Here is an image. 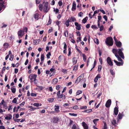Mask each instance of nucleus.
Segmentation results:
<instances>
[{
	"instance_id": "1",
	"label": "nucleus",
	"mask_w": 129,
	"mask_h": 129,
	"mask_svg": "<svg viewBox=\"0 0 129 129\" xmlns=\"http://www.w3.org/2000/svg\"><path fill=\"white\" fill-rule=\"evenodd\" d=\"M105 42L107 45L112 46L113 45V39L111 37H108L107 38Z\"/></svg>"
},
{
	"instance_id": "2",
	"label": "nucleus",
	"mask_w": 129,
	"mask_h": 129,
	"mask_svg": "<svg viewBox=\"0 0 129 129\" xmlns=\"http://www.w3.org/2000/svg\"><path fill=\"white\" fill-rule=\"evenodd\" d=\"M48 3L47 2L45 3L43 6V11L47 13L48 11Z\"/></svg>"
},
{
	"instance_id": "3",
	"label": "nucleus",
	"mask_w": 129,
	"mask_h": 129,
	"mask_svg": "<svg viewBox=\"0 0 129 129\" xmlns=\"http://www.w3.org/2000/svg\"><path fill=\"white\" fill-rule=\"evenodd\" d=\"M118 54L123 59L124 58V55L122 51L123 50V49L122 48H121V49H118Z\"/></svg>"
},
{
	"instance_id": "4",
	"label": "nucleus",
	"mask_w": 129,
	"mask_h": 129,
	"mask_svg": "<svg viewBox=\"0 0 129 129\" xmlns=\"http://www.w3.org/2000/svg\"><path fill=\"white\" fill-rule=\"evenodd\" d=\"M17 34L19 37V39H20V37H22L24 35V31L22 30H20L18 31Z\"/></svg>"
},
{
	"instance_id": "5",
	"label": "nucleus",
	"mask_w": 129,
	"mask_h": 129,
	"mask_svg": "<svg viewBox=\"0 0 129 129\" xmlns=\"http://www.w3.org/2000/svg\"><path fill=\"white\" fill-rule=\"evenodd\" d=\"M75 25L76 26V29L78 30H80L81 29V25L79 24V23L77 22H75Z\"/></svg>"
},
{
	"instance_id": "6",
	"label": "nucleus",
	"mask_w": 129,
	"mask_h": 129,
	"mask_svg": "<svg viewBox=\"0 0 129 129\" xmlns=\"http://www.w3.org/2000/svg\"><path fill=\"white\" fill-rule=\"evenodd\" d=\"M37 75L35 74H30L29 76V78H30V80L36 79Z\"/></svg>"
},
{
	"instance_id": "7",
	"label": "nucleus",
	"mask_w": 129,
	"mask_h": 129,
	"mask_svg": "<svg viewBox=\"0 0 129 129\" xmlns=\"http://www.w3.org/2000/svg\"><path fill=\"white\" fill-rule=\"evenodd\" d=\"M111 101L110 99H109L106 102L105 104V106L107 108L109 107L111 104Z\"/></svg>"
},
{
	"instance_id": "8",
	"label": "nucleus",
	"mask_w": 129,
	"mask_h": 129,
	"mask_svg": "<svg viewBox=\"0 0 129 129\" xmlns=\"http://www.w3.org/2000/svg\"><path fill=\"white\" fill-rule=\"evenodd\" d=\"M123 116H124V115L123 114V113H119L117 117V121H118L119 119H121L122 117Z\"/></svg>"
},
{
	"instance_id": "9",
	"label": "nucleus",
	"mask_w": 129,
	"mask_h": 129,
	"mask_svg": "<svg viewBox=\"0 0 129 129\" xmlns=\"http://www.w3.org/2000/svg\"><path fill=\"white\" fill-rule=\"evenodd\" d=\"M107 61L108 64H113V63L110 57H108L107 58Z\"/></svg>"
},
{
	"instance_id": "10",
	"label": "nucleus",
	"mask_w": 129,
	"mask_h": 129,
	"mask_svg": "<svg viewBox=\"0 0 129 129\" xmlns=\"http://www.w3.org/2000/svg\"><path fill=\"white\" fill-rule=\"evenodd\" d=\"M59 119L57 117H54L53 119V122L54 123H57Z\"/></svg>"
},
{
	"instance_id": "11",
	"label": "nucleus",
	"mask_w": 129,
	"mask_h": 129,
	"mask_svg": "<svg viewBox=\"0 0 129 129\" xmlns=\"http://www.w3.org/2000/svg\"><path fill=\"white\" fill-rule=\"evenodd\" d=\"M12 116L10 114H8L5 117V119L7 120H10L12 119Z\"/></svg>"
},
{
	"instance_id": "12",
	"label": "nucleus",
	"mask_w": 129,
	"mask_h": 129,
	"mask_svg": "<svg viewBox=\"0 0 129 129\" xmlns=\"http://www.w3.org/2000/svg\"><path fill=\"white\" fill-rule=\"evenodd\" d=\"M82 125L84 129H88V127L87 124L84 121L82 123Z\"/></svg>"
},
{
	"instance_id": "13",
	"label": "nucleus",
	"mask_w": 129,
	"mask_h": 129,
	"mask_svg": "<svg viewBox=\"0 0 129 129\" xmlns=\"http://www.w3.org/2000/svg\"><path fill=\"white\" fill-rule=\"evenodd\" d=\"M111 122L112 125H113L114 126H116L117 125L116 120L114 119H113Z\"/></svg>"
},
{
	"instance_id": "14",
	"label": "nucleus",
	"mask_w": 129,
	"mask_h": 129,
	"mask_svg": "<svg viewBox=\"0 0 129 129\" xmlns=\"http://www.w3.org/2000/svg\"><path fill=\"white\" fill-rule=\"evenodd\" d=\"M115 44L117 47L119 48H120L122 45V44L120 41H117L115 42Z\"/></svg>"
},
{
	"instance_id": "15",
	"label": "nucleus",
	"mask_w": 129,
	"mask_h": 129,
	"mask_svg": "<svg viewBox=\"0 0 129 129\" xmlns=\"http://www.w3.org/2000/svg\"><path fill=\"white\" fill-rule=\"evenodd\" d=\"M76 4L75 2L74 1L73 3L72 7V11H75L76 9Z\"/></svg>"
},
{
	"instance_id": "16",
	"label": "nucleus",
	"mask_w": 129,
	"mask_h": 129,
	"mask_svg": "<svg viewBox=\"0 0 129 129\" xmlns=\"http://www.w3.org/2000/svg\"><path fill=\"white\" fill-rule=\"evenodd\" d=\"M118 106L114 108V114L115 115H117L118 112Z\"/></svg>"
},
{
	"instance_id": "17",
	"label": "nucleus",
	"mask_w": 129,
	"mask_h": 129,
	"mask_svg": "<svg viewBox=\"0 0 129 129\" xmlns=\"http://www.w3.org/2000/svg\"><path fill=\"white\" fill-rule=\"evenodd\" d=\"M112 52L114 54L115 56H118V55L117 53L118 50L117 49L115 48L113 49H112Z\"/></svg>"
},
{
	"instance_id": "18",
	"label": "nucleus",
	"mask_w": 129,
	"mask_h": 129,
	"mask_svg": "<svg viewBox=\"0 0 129 129\" xmlns=\"http://www.w3.org/2000/svg\"><path fill=\"white\" fill-rule=\"evenodd\" d=\"M109 71L110 73L113 76H114L115 74V72L114 71L113 69H112V68H110V69Z\"/></svg>"
},
{
	"instance_id": "19",
	"label": "nucleus",
	"mask_w": 129,
	"mask_h": 129,
	"mask_svg": "<svg viewBox=\"0 0 129 129\" xmlns=\"http://www.w3.org/2000/svg\"><path fill=\"white\" fill-rule=\"evenodd\" d=\"M63 35H64L65 37H68V30H66L64 31V32L63 33Z\"/></svg>"
},
{
	"instance_id": "20",
	"label": "nucleus",
	"mask_w": 129,
	"mask_h": 129,
	"mask_svg": "<svg viewBox=\"0 0 129 129\" xmlns=\"http://www.w3.org/2000/svg\"><path fill=\"white\" fill-rule=\"evenodd\" d=\"M3 46L4 47L5 49V50H6L8 48L9 45L8 43H5L3 44Z\"/></svg>"
},
{
	"instance_id": "21",
	"label": "nucleus",
	"mask_w": 129,
	"mask_h": 129,
	"mask_svg": "<svg viewBox=\"0 0 129 129\" xmlns=\"http://www.w3.org/2000/svg\"><path fill=\"white\" fill-rule=\"evenodd\" d=\"M77 58L76 57H74L73 58V63L74 64H75L76 63L77 61Z\"/></svg>"
},
{
	"instance_id": "22",
	"label": "nucleus",
	"mask_w": 129,
	"mask_h": 129,
	"mask_svg": "<svg viewBox=\"0 0 129 129\" xmlns=\"http://www.w3.org/2000/svg\"><path fill=\"white\" fill-rule=\"evenodd\" d=\"M44 59V54H42L41 55V62H40V64H42L43 61Z\"/></svg>"
},
{
	"instance_id": "23",
	"label": "nucleus",
	"mask_w": 129,
	"mask_h": 129,
	"mask_svg": "<svg viewBox=\"0 0 129 129\" xmlns=\"http://www.w3.org/2000/svg\"><path fill=\"white\" fill-rule=\"evenodd\" d=\"M34 17L35 19H36L37 20H38L39 18V14L37 13H35L34 15Z\"/></svg>"
},
{
	"instance_id": "24",
	"label": "nucleus",
	"mask_w": 129,
	"mask_h": 129,
	"mask_svg": "<svg viewBox=\"0 0 129 129\" xmlns=\"http://www.w3.org/2000/svg\"><path fill=\"white\" fill-rule=\"evenodd\" d=\"M55 107H56V108L54 109V110L56 112H58L59 111V106H56L55 105Z\"/></svg>"
},
{
	"instance_id": "25",
	"label": "nucleus",
	"mask_w": 129,
	"mask_h": 129,
	"mask_svg": "<svg viewBox=\"0 0 129 129\" xmlns=\"http://www.w3.org/2000/svg\"><path fill=\"white\" fill-rule=\"evenodd\" d=\"M88 19V17L86 16L82 20V22L84 24L85 23L87 22Z\"/></svg>"
},
{
	"instance_id": "26",
	"label": "nucleus",
	"mask_w": 129,
	"mask_h": 129,
	"mask_svg": "<svg viewBox=\"0 0 129 129\" xmlns=\"http://www.w3.org/2000/svg\"><path fill=\"white\" fill-rule=\"evenodd\" d=\"M53 82L52 83L53 84H56L58 82V80L56 78L54 79L53 80Z\"/></svg>"
},
{
	"instance_id": "27",
	"label": "nucleus",
	"mask_w": 129,
	"mask_h": 129,
	"mask_svg": "<svg viewBox=\"0 0 129 129\" xmlns=\"http://www.w3.org/2000/svg\"><path fill=\"white\" fill-rule=\"evenodd\" d=\"M33 105L34 106L38 107L39 106H41L42 104L41 103H35L33 104Z\"/></svg>"
},
{
	"instance_id": "28",
	"label": "nucleus",
	"mask_w": 129,
	"mask_h": 129,
	"mask_svg": "<svg viewBox=\"0 0 129 129\" xmlns=\"http://www.w3.org/2000/svg\"><path fill=\"white\" fill-rule=\"evenodd\" d=\"M82 79V78H81L79 77H78L77 78V80L75 81V83H78Z\"/></svg>"
},
{
	"instance_id": "29",
	"label": "nucleus",
	"mask_w": 129,
	"mask_h": 129,
	"mask_svg": "<svg viewBox=\"0 0 129 129\" xmlns=\"http://www.w3.org/2000/svg\"><path fill=\"white\" fill-rule=\"evenodd\" d=\"M114 62L116 63V64H123V62H118L116 60H114Z\"/></svg>"
},
{
	"instance_id": "30",
	"label": "nucleus",
	"mask_w": 129,
	"mask_h": 129,
	"mask_svg": "<svg viewBox=\"0 0 129 129\" xmlns=\"http://www.w3.org/2000/svg\"><path fill=\"white\" fill-rule=\"evenodd\" d=\"M43 6L42 4H40L39 6V9L41 11H42L43 10Z\"/></svg>"
},
{
	"instance_id": "31",
	"label": "nucleus",
	"mask_w": 129,
	"mask_h": 129,
	"mask_svg": "<svg viewBox=\"0 0 129 129\" xmlns=\"http://www.w3.org/2000/svg\"><path fill=\"white\" fill-rule=\"evenodd\" d=\"M92 111V110L91 109H90L89 110H85L84 111H83V112L87 113H89V112H91Z\"/></svg>"
},
{
	"instance_id": "32",
	"label": "nucleus",
	"mask_w": 129,
	"mask_h": 129,
	"mask_svg": "<svg viewBox=\"0 0 129 129\" xmlns=\"http://www.w3.org/2000/svg\"><path fill=\"white\" fill-rule=\"evenodd\" d=\"M99 120V119H94L93 121V122L94 124L95 125H97V122H96L97 121H98Z\"/></svg>"
},
{
	"instance_id": "33",
	"label": "nucleus",
	"mask_w": 129,
	"mask_h": 129,
	"mask_svg": "<svg viewBox=\"0 0 129 129\" xmlns=\"http://www.w3.org/2000/svg\"><path fill=\"white\" fill-rule=\"evenodd\" d=\"M33 43L34 44H35V45H37L39 43V40H34L33 41Z\"/></svg>"
},
{
	"instance_id": "34",
	"label": "nucleus",
	"mask_w": 129,
	"mask_h": 129,
	"mask_svg": "<svg viewBox=\"0 0 129 129\" xmlns=\"http://www.w3.org/2000/svg\"><path fill=\"white\" fill-rule=\"evenodd\" d=\"M77 69L78 65H75L73 67V70L76 71L77 70Z\"/></svg>"
},
{
	"instance_id": "35",
	"label": "nucleus",
	"mask_w": 129,
	"mask_h": 129,
	"mask_svg": "<svg viewBox=\"0 0 129 129\" xmlns=\"http://www.w3.org/2000/svg\"><path fill=\"white\" fill-rule=\"evenodd\" d=\"M82 56L84 61V62H86V56L84 54H82Z\"/></svg>"
},
{
	"instance_id": "36",
	"label": "nucleus",
	"mask_w": 129,
	"mask_h": 129,
	"mask_svg": "<svg viewBox=\"0 0 129 129\" xmlns=\"http://www.w3.org/2000/svg\"><path fill=\"white\" fill-rule=\"evenodd\" d=\"M11 90L12 92V93H14L16 91V89L15 88H11Z\"/></svg>"
},
{
	"instance_id": "37",
	"label": "nucleus",
	"mask_w": 129,
	"mask_h": 129,
	"mask_svg": "<svg viewBox=\"0 0 129 129\" xmlns=\"http://www.w3.org/2000/svg\"><path fill=\"white\" fill-rule=\"evenodd\" d=\"M118 58V61H121V62H123V60L121 59V58L118 55V56H116Z\"/></svg>"
},
{
	"instance_id": "38",
	"label": "nucleus",
	"mask_w": 129,
	"mask_h": 129,
	"mask_svg": "<svg viewBox=\"0 0 129 129\" xmlns=\"http://www.w3.org/2000/svg\"><path fill=\"white\" fill-rule=\"evenodd\" d=\"M91 27L93 29H97L98 28V27H97L96 25H93L91 26Z\"/></svg>"
},
{
	"instance_id": "39",
	"label": "nucleus",
	"mask_w": 129,
	"mask_h": 129,
	"mask_svg": "<svg viewBox=\"0 0 129 129\" xmlns=\"http://www.w3.org/2000/svg\"><path fill=\"white\" fill-rule=\"evenodd\" d=\"M51 22V20L50 18V17H49L48 21V23H47V25H48L50 24Z\"/></svg>"
},
{
	"instance_id": "40",
	"label": "nucleus",
	"mask_w": 129,
	"mask_h": 129,
	"mask_svg": "<svg viewBox=\"0 0 129 129\" xmlns=\"http://www.w3.org/2000/svg\"><path fill=\"white\" fill-rule=\"evenodd\" d=\"M71 20H72V21L74 22L75 21H76V20L75 18L73 16H71Z\"/></svg>"
},
{
	"instance_id": "41",
	"label": "nucleus",
	"mask_w": 129,
	"mask_h": 129,
	"mask_svg": "<svg viewBox=\"0 0 129 129\" xmlns=\"http://www.w3.org/2000/svg\"><path fill=\"white\" fill-rule=\"evenodd\" d=\"M54 99L50 98L48 99V101L50 102H52L54 101Z\"/></svg>"
},
{
	"instance_id": "42",
	"label": "nucleus",
	"mask_w": 129,
	"mask_h": 129,
	"mask_svg": "<svg viewBox=\"0 0 129 129\" xmlns=\"http://www.w3.org/2000/svg\"><path fill=\"white\" fill-rule=\"evenodd\" d=\"M71 108H73L75 110H77L79 109V108L77 105H75L73 106V107Z\"/></svg>"
},
{
	"instance_id": "43",
	"label": "nucleus",
	"mask_w": 129,
	"mask_h": 129,
	"mask_svg": "<svg viewBox=\"0 0 129 129\" xmlns=\"http://www.w3.org/2000/svg\"><path fill=\"white\" fill-rule=\"evenodd\" d=\"M3 107L6 109L7 108V104L5 102L4 103L3 105Z\"/></svg>"
},
{
	"instance_id": "44",
	"label": "nucleus",
	"mask_w": 129,
	"mask_h": 129,
	"mask_svg": "<svg viewBox=\"0 0 129 129\" xmlns=\"http://www.w3.org/2000/svg\"><path fill=\"white\" fill-rule=\"evenodd\" d=\"M68 56H69L71 54V49L70 47H69L68 48Z\"/></svg>"
},
{
	"instance_id": "45",
	"label": "nucleus",
	"mask_w": 129,
	"mask_h": 129,
	"mask_svg": "<svg viewBox=\"0 0 129 129\" xmlns=\"http://www.w3.org/2000/svg\"><path fill=\"white\" fill-rule=\"evenodd\" d=\"M64 24L66 25L67 27H68L70 25L69 22L67 21V20L65 22Z\"/></svg>"
},
{
	"instance_id": "46",
	"label": "nucleus",
	"mask_w": 129,
	"mask_h": 129,
	"mask_svg": "<svg viewBox=\"0 0 129 129\" xmlns=\"http://www.w3.org/2000/svg\"><path fill=\"white\" fill-rule=\"evenodd\" d=\"M51 55V54L50 52H49L48 53V54H46V56L47 58H50V56Z\"/></svg>"
},
{
	"instance_id": "47",
	"label": "nucleus",
	"mask_w": 129,
	"mask_h": 129,
	"mask_svg": "<svg viewBox=\"0 0 129 129\" xmlns=\"http://www.w3.org/2000/svg\"><path fill=\"white\" fill-rule=\"evenodd\" d=\"M69 114L71 116H77V114H75L74 113H69Z\"/></svg>"
},
{
	"instance_id": "48",
	"label": "nucleus",
	"mask_w": 129,
	"mask_h": 129,
	"mask_svg": "<svg viewBox=\"0 0 129 129\" xmlns=\"http://www.w3.org/2000/svg\"><path fill=\"white\" fill-rule=\"evenodd\" d=\"M77 128V127L76 125L75 124H74L72 127V129H76Z\"/></svg>"
},
{
	"instance_id": "49",
	"label": "nucleus",
	"mask_w": 129,
	"mask_h": 129,
	"mask_svg": "<svg viewBox=\"0 0 129 129\" xmlns=\"http://www.w3.org/2000/svg\"><path fill=\"white\" fill-rule=\"evenodd\" d=\"M61 21L58 20H57L56 22V24L59 27V25Z\"/></svg>"
},
{
	"instance_id": "50",
	"label": "nucleus",
	"mask_w": 129,
	"mask_h": 129,
	"mask_svg": "<svg viewBox=\"0 0 129 129\" xmlns=\"http://www.w3.org/2000/svg\"><path fill=\"white\" fill-rule=\"evenodd\" d=\"M82 93V91L81 90H79L77 92V95H78Z\"/></svg>"
},
{
	"instance_id": "51",
	"label": "nucleus",
	"mask_w": 129,
	"mask_h": 129,
	"mask_svg": "<svg viewBox=\"0 0 129 129\" xmlns=\"http://www.w3.org/2000/svg\"><path fill=\"white\" fill-rule=\"evenodd\" d=\"M99 28H100V31H101L103 30L104 28V26L103 25H101Z\"/></svg>"
},
{
	"instance_id": "52",
	"label": "nucleus",
	"mask_w": 129,
	"mask_h": 129,
	"mask_svg": "<svg viewBox=\"0 0 129 129\" xmlns=\"http://www.w3.org/2000/svg\"><path fill=\"white\" fill-rule=\"evenodd\" d=\"M17 100L16 98H15L12 101V102L13 103H17Z\"/></svg>"
},
{
	"instance_id": "53",
	"label": "nucleus",
	"mask_w": 129,
	"mask_h": 129,
	"mask_svg": "<svg viewBox=\"0 0 129 129\" xmlns=\"http://www.w3.org/2000/svg\"><path fill=\"white\" fill-rule=\"evenodd\" d=\"M102 67L101 65H99L98 66V71L100 72L102 69Z\"/></svg>"
},
{
	"instance_id": "54",
	"label": "nucleus",
	"mask_w": 129,
	"mask_h": 129,
	"mask_svg": "<svg viewBox=\"0 0 129 129\" xmlns=\"http://www.w3.org/2000/svg\"><path fill=\"white\" fill-rule=\"evenodd\" d=\"M87 108L86 106H84L81 107L80 108V109H85Z\"/></svg>"
},
{
	"instance_id": "55",
	"label": "nucleus",
	"mask_w": 129,
	"mask_h": 129,
	"mask_svg": "<svg viewBox=\"0 0 129 129\" xmlns=\"http://www.w3.org/2000/svg\"><path fill=\"white\" fill-rule=\"evenodd\" d=\"M104 129H106L107 128V124L105 122H104Z\"/></svg>"
},
{
	"instance_id": "56",
	"label": "nucleus",
	"mask_w": 129,
	"mask_h": 129,
	"mask_svg": "<svg viewBox=\"0 0 129 129\" xmlns=\"http://www.w3.org/2000/svg\"><path fill=\"white\" fill-rule=\"evenodd\" d=\"M61 71L63 73L66 74L67 73V70L66 69H62L61 70Z\"/></svg>"
},
{
	"instance_id": "57",
	"label": "nucleus",
	"mask_w": 129,
	"mask_h": 129,
	"mask_svg": "<svg viewBox=\"0 0 129 129\" xmlns=\"http://www.w3.org/2000/svg\"><path fill=\"white\" fill-rule=\"evenodd\" d=\"M77 36L80 37L81 36V33L79 31H77L76 32Z\"/></svg>"
},
{
	"instance_id": "58",
	"label": "nucleus",
	"mask_w": 129,
	"mask_h": 129,
	"mask_svg": "<svg viewBox=\"0 0 129 129\" xmlns=\"http://www.w3.org/2000/svg\"><path fill=\"white\" fill-rule=\"evenodd\" d=\"M23 31H24V32L25 31L26 33L27 31V28L26 27H23Z\"/></svg>"
},
{
	"instance_id": "59",
	"label": "nucleus",
	"mask_w": 129,
	"mask_h": 129,
	"mask_svg": "<svg viewBox=\"0 0 129 129\" xmlns=\"http://www.w3.org/2000/svg\"><path fill=\"white\" fill-rule=\"evenodd\" d=\"M62 93H62V94H60L59 95H58L57 98L59 99L62 98L63 96V94Z\"/></svg>"
},
{
	"instance_id": "60",
	"label": "nucleus",
	"mask_w": 129,
	"mask_h": 129,
	"mask_svg": "<svg viewBox=\"0 0 129 129\" xmlns=\"http://www.w3.org/2000/svg\"><path fill=\"white\" fill-rule=\"evenodd\" d=\"M30 95H31L32 96H36L37 95L36 93H31Z\"/></svg>"
},
{
	"instance_id": "61",
	"label": "nucleus",
	"mask_w": 129,
	"mask_h": 129,
	"mask_svg": "<svg viewBox=\"0 0 129 129\" xmlns=\"http://www.w3.org/2000/svg\"><path fill=\"white\" fill-rule=\"evenodd\" d=\"M64 44V46L63 47V49H67V45L66 44V43L65 42H64L63 43V44Z\"/></svg>"
},
{
	"instance_id": "62",
	"label": "nucleus",
	"mask_w": 129,
	"mask_h": 129,
	"mask_svg": "<svg viewBox=\"0 0 129 129\" xmlns=\"http://www.w3.org/2000/svg\"><path fill=\"white\" fill-rule=\"evenodd\" d=\"M73 123V121L72 120H70V122L68 124L69 126H71V124Z\"/></svg>"
},
{
	"instance_id": "63",
	"label": "nucleus",
	"mask_w": 129,
	"mask_h": 129,
	"mask_svg": "<svg viewBox=\"0 0 129 129\" xmlns=\"http://www.w3.org/2000/svg\"><path fill=\"white\" fill-rule=\"evenodd\" d=\"M54 11H55L56 14L57 13H58L59 12V10L57 8L55 10V9H54Z\"/></svg>"
},
{
	"instance_id": "64",
	"label": "nucleus",
	"mask_w": 129,
	"mask_h": 129,
	"mask_svg": "<svg viewBox=\"0 0 129 129\" xmlns=\"http://www.w3.org/2000/svg\"><path fill=\"white\" fill-rule=\"evenodd\" d=\"M62 57V56L61 55H60L58 57V60L60 61H61L62 60V59L61 58Z\"/></svg>"
}]
</instances>
